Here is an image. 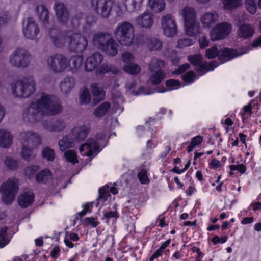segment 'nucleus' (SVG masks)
<instances>
[{
  "label": "nucleus",
  "instance_id": "obj_48",
  "mask_svg": "<svg viewBox=\"0 0 261 261\" xmlns=\"http://www.w3.org/2000/svg\"><path fill=\"white\" fill-rule=\"evenodd\" d=\"M80 102L82 104H86L89 102L90 96L88 90L84 88L83 89L80 96Z\"/></svg>",
  "mask_w": 261,
  "mask_h": 261
},
{
  "label": "nucleus",
  "instance_id": "obj_5",
  "mask_svg": "<svg viewBox=\"0 0 261 261\" xmlns=\"http://www.w3.org/2000/svg\"><path fill=\"white\" fill-rule=\"evenodd\" d=\"M135 29L133 24L124 21L118 24L114 32L117 40L123 45L129 46L133 42Z\"/></svg>",
  "mask_w": 261,
  "mask_h": 261
},
{
  "label": "nucleus",
  "instance_id": "obj_23",
  "mask_svg": "<svg viewBox=\"0 0 261 261\" xmlns=\"http://www.w3.org/2000/svg\"><path fill=\"white\" fill-rule=\"evenodd\" d=\"M184 23L196 20L197 12L191 7H184L180 12Z\"/></svg>",
  "mask_w": 261,
  "mask_h": 261
},
{
  "label": "nucleus",
  "instance_id": "obj_53",
  "mask_svg": "<svg viewBox=\"0 0 261 261\" xmlns=\"http://www.w3.org/2000/svg\"><path fill=\"white\" fill-rule=\"evenodd\" d=\"M196 75L194 72L189 71L182 76L183 81L187 84H190L194 82Z\"/></svg>",
  "mask_w": 261,
  "mask_h": 261
},
{
  "label": "nucleus",
  "instance_id": "obj_39",
  "mask_svg": "<svg viewBox=\"0 0 261 261\" xmlns=\"http://www.w3.org/2000/svg\"><path fill=\"white\" fill-rule=\"evenodd\" d=\"M230 171L229 172V175L232 176L235 174L236 171L243 174L245 172L246 168L244 165L242 164L238 165H231L229 166Z\"/></svg>",
  "mask_w": 261,
  "mask_h": 261
},
{
  "label": "nucleus",
  "instance_id": "obj_57",
  "mask_svg": "<svg viewBox=\"0 0 261 261\" xmlns=\"http://www.w3.org/2000/svg\"><path fill=\"white\" fill-rule=\"evenodd\" d=\"M109 71H111L113 73L116 74L118 72V70L116 68L112 69V68H109L108 66L102 65L98 72L99 73L103 74L108 72Z\"/></svg>",
  "mask_w": 261,
  "mask_h": 261
},
{
  "label": "nucleus",
  "instance_id": "obj_22",
  "mask_svg": "<svg viewBox=\"0 0 261 261\" xmlns=\"http://www.w3.org/2000/svg\"><path fill=\"white\" fill-rule=\"evenodd\" d=\"M55 9L59 20L63 23L66 24L68 20L69 15L63 4L61 3H56Z\"/></svg>",
  "mask_w": 261,
  "mask_h": 261
},
{
  "label": "nucleus",
  "instance_id": "obj_7",
  "mask_svg": "<svg viewBox=\"0 0 261 261\" xmlns=\"http://www.w3.org/2000/svg\"><path fill=\"white\" fill-rule=\"evenodd\" d=\"M93 42L97 47L103 49H116L118 47V43L109 33L98 32L94 34Z\"/></svg>",
  "mask_w": 261,
  "mask_h": 261
},
{
  "label": "nucleus",
  "instance_id": "obj_63",
  "mask_svg": "<svg viewBox=\"0 0 261 261\" xmlns=\"http://www.w3.org/2000/svg\"><path fill=\"white\" fill-rule=\"evenodd\" d=\"M163 252V251L158 248L150 257L149 261H153L154 259L161 256Z\"/></svg>",
  "mask_w": 261,
  "mask_h": 261
},
{
  "label": "nucleus",
  "instance_id": "obj_13",
  "mask_svg": "<svg viewBox=\"0 0 261 261\" xmlns=\"http://www.w3.org/2000/svg\"><path fill=\"white\" fill-rule=\"evenodd\" d=\"M161 27L163 34L167 37H173L177 34V26L172 15L167 14L162 17Z\"/></svg>",
  "mask_w": 261,
  "mask_h": 261
},
{
  "label": "nucleus",
  "instance_id": "obj_37",
  "mask_svg": "<svg viewBox=\"0 0 261 261\" xmlns=\"http://www.w3.org/2000/svg\"><path fill=\"white\" fill-rule=\"evenodd\" d=\"M245 7L247 11L250 14H255L257 9V4H256V0H245Z\"/></svg>",
  "mask_w": 261,
  "mask_h": 261
},
{
  "label": "nucleus",
  "instance_id": "obj_3",
  "mask_svg": "<svg viewBox=\"0 0 261 261\" xmlns=\"http://www.w3.org/2000/svg\"><path fill=\"white\" fill-rule=\"evenodd\" d=\"M61 110L59 103L48 95L42 94L35 102L32 103L28 109V114L52 115L59 113Z\"/></svg>",
  "mask_w": 261,
  "mask_h": 261
},
{
  "label": "nucleus",
  "instance_id": "obj_8",
  "mask_svg": "<svg viewBox=\"0 0 261 261\" xmlns=\"http://www.w3.org/2000/svg\"><path fill=\"white\" fill-rule=\"evenodd\" d=\"M12 92L17 97H27L35 90L34 83L31 80L18 82L11 86Z\"/></svg>",
  "mask_w": 261,
  "mask_h": 261
},
{
  "label": "nucleus",
  "instance_id": "obj_33",
  "mask_svg": "<svg viewBox=\"0 0 261 261\" xmlns=\"http://www.w3.org/2000/svg\"><path fill=\"white\" fill-rule=\"evenodd\" d=\"M110 108V104L109 102H103L95 109L94 114L97 117H102L106 115Z\"/></svg>",
  "mask_w": 261,
  "mask_h": 261
},
{
  "label": "nucleus",
  "instance_id": "obj_61",
  "mask_svg": "<svg viewBox=\"0 0 261 261\" xmlns=\"http://www.w3.org/2000/svg\"><path fill=\"white\" fill-rule=\"evenodd\" d=\"M190 65L188 63H186L180 66L178 70L174 71L173 73L174 74H180L184 72L186 70L189 69Z\"/></svg>",
  "mask_w": 261,
  "mask_h": 261
},
{
  "label": "nucleus",
  "instance_id": "obj_10",
  "mask_svg": "<svg viewBox=\"0 0 261 261\" xmlns=\"http://www.w3.org/2000/svg\"><path fill=\"white\" fill-rule=\"evenodd\" d=\"M106 137L102 136L100 138L96 137V141L90 138L85 144L82 145L80 148V151L83 156H92L99 152L98 144L102 141L106 140Z\"/></svg>",
  "mask_w": 261,
  "mask_h": 261
},
{
  "label": "nucleus",
  "instance_id": "obj_46",
  "mask_svg": "<svg viewBox=\"0 0 261 261\" xmlns=\"http://www.w3.org/2000/svg\"><path fill=\"white\" fill-rule=\"evenodd\" d=\"M166 84L167 87L170 88L171 90L177 89L183 86L179 80L174 79L167 80Z\"/></svg>",
  "mask_w": 261,
  "mask_h": 261
},
{
  "label": "nucleus",
  "instance_id": "obj_51",
  "mask_svg": "<svg viewBox=\"0 0 261 261\" xmlns=\"http://www.w3.org/2000/svg\"><path fill=\"white\" fill-rule=\"evenodd\" d=\"M227 240L228 237L226 236L219 237L216 235L211 239V241L214 245H216L218 244L225 243L227 242Z\"/></svg>",
  "mask_w": 261,
  "mask_h": 261
},
{
  "label": "nucleus",
  "instance_id": "obj_24",
  "mask_svg": "<svg viewBox=\"0 0 261 261\" xmlns=\"http://www.w3.org/2000/svg\"><path fill=\"white\" fill-rule=\"evenodd\" d=\"M110 192L116 194L118 193L117 189L111 184L107 185L99 190V201H106L110 196Z\"/></svg>",
  "mask_w": 261,
  "mask_h": 261
},
{
  "label": "nucleus",
  "instance_id": "obj_30",
  "mask_svg": "<svg viewBox=\"0 0 261 261\" xmlns=\"http://www.w3.org/2000/svg\"><path fill=\"white\" fill-rule=\"evenodd\" d=\"M149 5L151 9L155 12L162 11L165 7L163 0H149Z\"/></svg>",
  "mask_w": 261,
  "mask_h": 261
},
{
  "label": "nucleus",
  "instance_id": "obj_2",
  "mask_svg": "<svg viewBox=\"0 0 261 261\" xmlns=\"http://www.w3.org/2000/svg\"><path fill=\"white\" fill-rule=\"evenodd\" d=\"M51 41L57 47H61L67 43L69 47L77 49H85L88 44L86 38L78 33L69 32L65 36L56 28H51L49 31Z\"/></svg>",
  "mask_w": 261,
  "mask_h": 261
},
{
  "label": "nucleus",
  "instance_id": "obj_14",
  "mask_svg": "<svg viewBox=\"0 0 261 261\" xmlns=\"http://www.w3.org/2000/svg\"><path fill=\"white\" fill-rule=\"evenodd\" d=\"M91 5L98 14L107 18L111 10L112 2L111 0H92Z\"/></svg>",
  "mask_w": 261,
  "mask_h": 261
},
{
  "label": "nucleus",
  "instance_id": "obj_59",
  "mask_svg": "<svg viewBox=\"0 0 261 261\" xmlns=\"http://www.w3.org/2000/svg\"><path fill=\"white\" fill-rule=\"evenodd\" d=\"M32 154V151L30 149L27 148L25 145L23 144L22 151H21V155L22 157L24 159H28Z\"/></svg>",
  "mask_w": 261,
  "mask_h": 261
},
{
  "label": "nucleus",
  "instance_id": "obj_40",
  "mask_svg": "<svg viewBox=\"0 0 261 261\" xmlns=\"http://www.w3.org/2000/svg\"><path fill=\"white\" fill-rule=\"evenodd\" d=\"M123 70L130 74H136L140 71V67L137 65L131 63L124 66Z\"/></svg>",
  "mask_w": 261,
  "mask_h": 261
},
{
  "label": "nucleus",
  "instance_id": "obj_42",
  "mask_svg": "<svg viewBox=\"0 0 261 261\" xmlns=\"http://www.w3.org/2000/svg\"><path fill=\"white\" fill-rule=\"evenodd\" d=\"M64 157L66 161L75 164L78 162L77 155L74 151L68 150L64 153Z\"/></svg>",
  "mask_w": 261,
  "mask_h": 261
},
{
  "label": "nucleus",
  "instance_id": "obj_9",
  "mask_svg": "<svg viewBox=\"0 0 261 261\" xmlns=\"http://www.w3.org/2000/svg\"><path fill=\"white\" fill-rule=\"evenodd\" d=\"M232 25L227 22H222L216 24L210 32V36L214 41L226 38L231 33Z\"/></svg>",
  "mask_w": 261,
  "mask_h": 261
},
{
  "label": "nucleus",
  "instance_id": "obj_15",
  "mask_svg": "<svg viewBox=\"0 0 261 261\" xmlns=\"http://www.w3.org/2000/svg\"><path fill=\"white\" fill-rule=\"evenodd\" d=\"M143 0H117L114 9L118 16H122L127 10V3L130 2L133 8L135 9L137 5L141 4Z\"/></svg>",
  "mask_w": 261,
  "mask_h": 261
},
{
  "label": "nucleus",
  "instance_id": "obj_58",
  "mask_svg": "<svg viewBox=\"0 0 261 261\" xmlns=\"http://www.w3.org/2000/svg\"><path fill=\"white\" fill-rule=\"evenodd\" d=\"M221 122L226 132L229 130V127H231L233 124V121L229 118H224L222 119Z\"/></svg>",
  "mask_w": 261,
  "mask_h": 261
},
{
  "label": "nucleus",
  "instance_id": "obj_43",
  "mask_svg": "<svg viewBox=\"0 0 261 261\" xmlns=\"http://www.w3.org/2000/svg\"><path fill=\"white\" fill-rule=\"evenodd\" d=\"M137 177L142 184H148L150 181L147 172L145 169H141L138 173Z\"/></svg>",
  "mask_w": 261,
  "mask_h": 261
},
{
  "label": "nucleus",
  "instance_id": "obj_60",
  "mask_svg": "<svg viewBox=\"0 0 261 261\" xmlns=\"http://www.w3.org/2000/svg\"><path fill=\"white\" fill-rule=\"evenodd\" d=\"M5 164L6 166L8 167V168L11 169H13L15 168L17 165V163L16 161L10 158H7L6 159Z\"/></svg>",
  "mask_w": 261,
  "mask_h": 261
},
{
  "label": "nucleus",
  "instance_id": "obj_38",
  "mask_svg": "<svg viewBox=\"0 0 261 261\" xmlns=\"http://www.w3.org/2000/svg\"><path fill=\"white\" fill-rule=\"evenodd\" d=\"M146 43L149 49H161L163 47V43L161 41L156 38L148 39Z\"/></svg>",
  "mask_w": 261,
  "mask_h": 261
},
{
  "label": "nucleus",
  "instance_id": "obj_44",
  "mask_svg": "<svg viewBox=\"0 0 261 261\" xmlns=\"http://www.w3.org/2000/svg\"><path fill=\"white\" fill-rule=\"evenodd\" d=\"M83 224L85 226H91L92 227H96L97 226L99 222L97 219L93 217H87L85 218L83 221Z\"/></svg>",
  "mask_w": 261,
  "mask_h": 261
},
{
  "label": "nucleus",
  "instance_id": "obj_34",
  "mask_svg": "<svg viewBox=\"0 0 261 261\" xmlns=\"http://www.w3.org/2000/svg\"><path fill=\"white\" fill-rule=\"evenodd\" d=\"M93 94L94 100H96V103L102 100L105 98V93L102 89H99L98 85L97 84L92 85Z\"/></svg>",
  "mask_w": 261,
  "mask_h": 261
},
{
  "label": "nucleus",
  "instance_id": "obj_45",
  "mask_svg": "<svg viewBox=\"0 0 261 261\" xmlns=\"http://www.w3.org/2000/svg\"><path fill=\"white\" fill-rule=\"evenodd\" d=\"M203 140V138L200 136H197L194 137L188 147V151H191L196 146L199 145Z\"/></svg>",
  "mask_w": 261,
  "mask_h": 261
},
{
  "label": "nucleus",
  "instance_id": "obj_29",
  "mask_svg": "<svg viewBox=\"0 0 261 261\" xmlns=\"http://www.w3.org/2000/svg\"><path fill=\"white\" fill-rule=\"evenodd\" d=\"M80 238L77 233L66 232L64 239V242L65 245L69 248H72L74 247V244L72 241L76 242L79 241Z\"/></svg>",
  "mask_w": 261,
  "mask_h": 261
},
{
  "label": "nucleus",
  "instance_id": "obj_26",
  "mask_svg": "<svg viewBox=\"0 0 261 261\" xmlns=\"http://www.w3.org/2000/svg\"><path fill=\"white\" fill-rule=\"evenodd\" d=\"M254 28L250 24H244L240 26L238 30V36L243 38H247L254 34Z\"/></svg>",
  "mask_w": 261,
  "mask_h": 261
},
{
  "label": "nucleus",
  "instance_id": "obj_27",
  "mask_svg": "<svg viewBox=\"0 0 261 261\" xmlns=\"http://www.w3.org/2000/svg\"><path fill=\"white\" fill-rule=\"evenodd\" d=\"M12 142V137L8 131L0 130V146L4 148L9 147Z\"/></svg>",
  "mask_w": 261,
  "mask_h": 261
},
{
  "label": "nucleus",
  "instance_id": "obj_64",
  "mask_svg": "<svg viewBox=\"0 0 261 261\" xmlns=\"http://www.w3.org/2000/svg\"><path fill=\"white\" fill-rule=\"evenodd\" d=\"M65 125L64 123L62 121H58L57 122L53 128L51 129V130H54L55 131H60L63 128H64Z\"/></svg>",
  "mask_w": 261,
  "mask_h": 261
},
{
  "label": "nucleus",
  "instance_id": "obj_32",
  "mask_svg": "<svg viewBox=\"0 0 261 261\" xmlns=\"http://www.w3.org/2000/svg\"><path fill=\"white\" fill-rule=\"evenodd\" d=\"M224 9L230 10L242 5V0H221Z\"/></svg>",
  "mask_w": 261,
  "mask_h": 261
},
{
  "label": "nucleus",
  "instance_id": "obj_35",
  "mask_svg": "<svg viewBox=\"0 0 261 261\" xmlns=\"http://www.w3.org/2000/svg\"><path fill=\"white\" fill-rule=\"evenodd\" d=\"M74 80L72 78H67L61 83L60 88L64 93L69 91L74 86Z\"/></svg>",
  "mask_w": 261,
  "mask_h": 261
},
{
  "label": "nucleus",
  "instance_id": "obj_12",
  "mask_svg": "<svg viewBox=\"0 0 261 261\" xmlns=\"http://www.w3.org/2000/svg\"><path fill=\"white\" fill-rule=\"evenodd\" d=\"M164 66V62L156 59L152 60L149 65V70L152 72L150 77V82L154 85L159 84L163 79L165 74L161 68Z\"/></svg>",
  "mask_w": 261,
  "mask_h": 261
},
{
  "label": "nucleus",
  "instance_id": "obj_54",
  "mask_svg": "<svg viewBox=\"0 0 261 261\" xmlns=\"http://www.w3.org/2000/svg\"><path fill=\"white\" fill-rule=\"evenodd\" d=\"M191 164V161L189 160L187 163L185 165V167L183 169H180L179 167L175 166L171 171L174 173L180 174L185 172L190 167Z\"/></svg>",
  "mask_w": 261,
  "mask_h": 261
},
{
  "label": "nucleus",
  "instance_id": "obj_28",
  "mask_svg": "<svg viewBox=\"0 0 261 261\" xmlns=\"http://www.w3.org/2000/svg\"><path fill=\"white\" fill-rule=\"evenodd\" d=\"M83 58L82 56H77L71 58L69 63V70L72 72L79 69L82 65Z\"/></svg>",
  "mask_w": 261,
  "mask_h": 261
},
{
  "label": "nucleus",
  "instance_id": "obj_56",
  "mask_svg": "<svg viewBox=\"0 0 261 261\" xmlns=\"http://www.w3.org/2000/svg\"><path fill=\"white\" fill-rule=\"evenodd\" d=\"M198 41L201 49L205 48L208 46L210 40L206 36H202L200 37Z\"/></svg>",
  "mask_w": 261,
  "mask_h": 261
},
{
  "label": "nucleus",
  "instance_id": "obj_41",
  "mask_svg": "<svg viewBox=\"0 0 261 261\" xmlns=\"http://www.w3.org/2000/svg\"><path fill=\"white\" fill-rule=\"evenodd\" d=\"M195 41L192 39L184 37L178 40L177 47L179 48L188 47L194 44Z\"/></svg>",
  "mask_w": 261,
  "mask_h": 261
},
{
  "label": "nucleus",
  "instance_id": "obj_36",
  "mask_svg": "<svg viewBox=\"0 0 261 261\" xmlns=\"http://www.w3.org/2000/svg\"><path fill=\"white\" fill-rule=\"evenodd\" d=\"M37 11L38 16L41 21L45 22L48 19V11L44 5H40L37 7Z\"/></svg>",
  "mask_w": 261,
  "mask_h": 261
},
{
  "label": "nucleus",
  "instance_id": "obj_31",
  "mask_svg": "<svg viewBox=\"0 0 261 261\" xmlns=\"http://www.w3.org/2000/svg\"><path fill=\"white\" fill-rule=\"evenodd\" d=\"M51 177V173L48 170L45 169L36 174V179L38 182L45 183L50 179Z\"/></svg>",
  "mask_w": 261,
  "mask_h": 261
},
{
  "label": "nucleus",
  "instance_id": "obj_25",
  "mask_svg": "<svg viewBox=\"0 0 261 261\" xmlns=\"http://www.w3.org/2000/svg\"><path fill=\"white\" fill-rule=\"evenodd\" d=\"M34 195L31 192H24L18 197V204L22 207H27L34 201Z\"/></svg>",
  "mask_w": 261,
  "mask_h": 261
},
{
  "label": "nucleus",
  "instance_id": "obj_52",
  "mask_svg": "<svg viewBox=\"0 0 261 261\" xmlns=\"http://www.w3.org/2000/svg\"><path fill=\"white\" fill-rule=\"evenodd\" d=\"M252 102V101H251L248 104L245 106L243 107L242 111L240 112V114L243 119L245 118L246 114H249V115H251L253 113Z\"/></svg>",
  "mask_w": 261,
  "mask_h": 261
},
{
  "label": "nucleus",
  "instance_id": "obj_19",
  "mask_svg": "<svg viewBox=\"0 0 261 261\" xmlns=\"http://www.w3.org/2000/svg\"><path fill=\"white\" fill-rule=\"evenodd\" d=\"M102 58L99 53H95L87 58L85 65V70L91 71L101 63Z\"/></svg>",
  "mask_w": 261,
  "mask_h": 261
},
{
  "label": "nucleus",
  "instance_id": "obj_16",
  "mask_svg": "<svg viewBox=\"0 0 261 261\" xmlns=\"http://www.w3.org/2000/svg\"><path fill=\"white\" fill-rule=\"evenodd\" d=\"M200 21L205 28H210L218 21L219 15L215 11L206 12L201 15Z\"/></svg>",
  "mask_w": 261,
  "mask_h": 261
},
{
  "label": "nucleus",
  "instance_id": "obj_11",
  "mask_svg": "<svg viewBox=\"0 0 261 261\" xmlns=\"http://www.w3.org/2000/svg\"><path fill=\"white\" fill-rule=\"evenodd\" d=\"M47 62L49 67L54 72L69 71L68 61L62 55H56L49 57Z\"/></svg>",
  "mask_w": 261,
  "mask_h": 261
},
{
  "label": "nucleus",
  "instance_id": "obj_1",
  "mask_svg": "<svg viewBox=\"0 0 261 261\" xmlns=\"http://www.w3.org/2000/svg\"><path fill=\"white\" fill-rule=\"evenodd\" d=\"M248 50H206V56L208 59L218 57L219 63L215 61L212 63H206L202 61L200 55H192L188 57V61L199 71L204 73L214 70L219 64L223 63L234 58L238 57L242 55L248 53Z\"/></svg>",
  "mask_w": 261,
  "mask_h": 261
},
{
  "label": "nucleus",
  "instance_id": "obj_49",
  "mask_svg": "<svg viewBox=\"0 0 261 261\" xmlns=\"http://www.w3.org/2000/svg\"><path fill=\"white\" fill-rule=\"evenodd\" d=\"M7 230V228L5 227L1 229L0 236L2 237V238L0 240V248H3L9 243L10 239L4 238L6 234Z\"/></svg>",
  "mask_w": 261,
  "mask_h": 261
},
{
  "label": "nucleus",
  "instance_id": "obj_17",
  "mask_svg": "<svg viewBox=\"0 0 261 261\" xmlns=\"http://www.w3.org/2000/svg\"><path fill=\"white\" fill-rule=\"evenodd\" d=\"M39 32V29L33 18L27 20V25L23 29L24 35L28 38L33 39Z\"/></svg>",
  "mask_w": 261,
  "mask_h": 261
},
{
  "label": "nucleus",
  "instance_id": "obj_21",
  "mask_svg": "<svg viewBox=\"0 0 261 261\" xmlns=\"http://www.w3.org/2000/svg\"><path fill=\"white\" fill-rule=\"evenodd\" d=\"M186 33L190 36H197L201 33V28L197 20L184 23Z\"/></svg>",
  "mask_w": 261,
  "mask_h": 261
},
{
  "label": "nucleus",
  "instance_id": "obj_18",
  "mask_svg": "<svg viewBox=\"0 0 261 261\" xmlns=\"http://www.w3.org/2000/svg\"><path fill=\"white\" fill-rule=\"evenodd\" d=\"M17 50L15 51L14 54L10 57L11 63L17 67H24L27 66L29 61V57L22 54Z\"/></svg>",
  "mask_w": 261,
  "mask_h": 261
},
{
  "label": "nucleus",
  "instance_id": "obj_55",
  "mask_svg": "<svg viewBox=\"0 0 261 261\" xmlns=\"http://www.w3.org/2000/svg\"><path fill=\"white\" fill-rule=\"evenodd\" d=\"M221 165L222 164L221 162L215 158L208 161V167L212 169H217L220 168Z\"/></svg>",
  "mask_w": 261,
  "mask_h": 261
},
{
  "label": "nucleus",
  "instance_id": "obj_50",
  "mask_svg": "<svg viewBox=\"0 0 261 261\" xmlns=\"http://www.w3.org/2000/svg\"><path fill=\"white\" fill-rule=\"evenodd\" d=\"M42 156L48 161H53L55 158V153L53 150L46 147L42 151Z\"/></svg>",
  "mask_w": 261,
  "mask_h": 261
},
{
  "label": "nucleus",
  "instance_id": "obj_47",
  "mask_svg": "<svg viewBox=\"0 0 261 261\" xmlns=\"http://www.w3.org/2000/svg\"><path fill=\"white\" fill-rule=\"evenodd\" d=\"M21 137L23 139L24 142H28L30 143V141H34L35 140L39 139V137L37 135L31 132L22 133L21 134Z\"/></svg>",
  "mask_w": 261,
  "mask_h": 261
},
{
  "label": "nucleus",
  "instance_id": "obj_4",
  "mask_svg": "<svg viewBox=\"0 0 261 261\" xmlns=\"http://www.w3.org/2000/svg\"><path fill=\"white\" fill-rule=\"evenodd\" d=\"M90 128L88 125L80 126L74 127L72 130V137H64L59 141V146L62 151L73 147L75 143L83 140L89 133Z\"/></svg>",
  "mask_w": 261,
  "mask_h": 261
},
{
  "label": "nucleus",
  "instance_id": "obj_6",
  "mask_svg": "<svg viewBox=\"0 0 261 261\" xmlns=\"http://www.w3.org/2000/svg\"><path fill=\"white\" fill-rule=\"evenodd\" d=\"M18 180L15 178L9 179L0 188L2 199L6 204L10 203L14 199L18 190Z\"/></svg>",
  "mask_w": 261,
  "mask_h": 261
},
{
  "label": "nucleus",
  "instance_id": "obj_62",
  "mask_svg": "<svg viewBox=\"0 0 261 261\" xmlns=\"http://www.w3.org/2000/svg\"><path fill=\"white\" fill-rule=\"evenodd\" d=\"M92 203H89L86 204L83 207V210L79 213L81 216H84L87 213H90L91 211V208L92 207Z\"/></svg>",
  "mask_w": 261,
  "mask_h": 261
},
{
  "label": "nucleus",
  "instance_id": "obj_20",
  "mask_svg": "<svg viewBox=\"0 0 261 261\" xmlns=\"http://www.w3.org/2000/svg\"><path fill=\"white\" fill-rule=\"evenodd\" d=\"M136 23L142 28H150L153 23V16L150 12H145L136 19Z\"/></svg>",
  "mask_w": 261,
  "mask_h": 261
}]
</instances>
